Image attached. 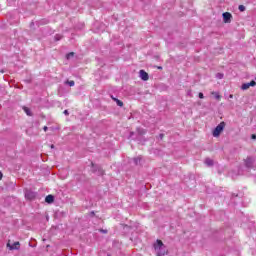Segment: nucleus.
I'll return each instance as SVG.
<instances>
[{"mask_svg":"<svg viewBox=\"0 0 256 256\" xmlns=\"http://www.w3.org/2000/svg\"><path fill=\"white\" fill-rule=\"evenodd\" d=\"M153 247L154 253L157 256H165L169 253L167 246H165V244L161 240H156V242L153 244Z\"/></svg>","mask_w":256,"mask_h":256,"instance_id":"obj_1","label":"nucleus"},{"mask_svg":"<svg viewBox=\"0 0 256 256\" xmlns=\"http://www.w3.org/2000/svg\"><path fill=\"white\" fill-rule=\"evenodd\" d=\"M225 122H220L212 132L213 137H219L225 130Z\"/></svg>","mask_w":256,"mask_h":256,"instance_id":"obj_2","label":"nucleus"},{"mask_svg":"<svg viewBox=\"0 0 256 256\" xmlns=\"http://www.w3.org/2000/svg\"><path fill=\"white\" fill-rule=\"evenodd\" d=\"M6 247L7 249H9V251H19V249H21V243H19L18 241L11 242V240H9Z\"/></svg>","mask_w":256,"mask_h":256,"instance_id":"obj_3","label":"nucleus"},{"mask_svg":"<svg viewBox=\"0 0 256 256\" xmlns=\"http://www.w3.org/2000/svg\"><path fill=\"white\" fill-rule=\"evenodd\" d=\"M222 17L224 23H231L233 21V15L230 12H224Z\"/></svg>","mask_w":256,"mask_h":256,"instance_id":"obj_4","label":"nucleus"},{"mask_svg":"<svg viewBox=\"0 0 256 256\" xmlns=\"http://www.w3.org/2000/svg\"><path fill=\"white\" fill-rule=\"evenodd\" d=\"M255 85H256L255 80H252L250 83L242 84L241 89L242 91H247V89H249L250 87H255Z\"/></svg>","mask_w":256,"mask_h":256,"instance_id":"obj_5","label":"nucleus"},{"mask_svg":"<svg viewBox=\"0 0 256 256\" xmlns=\"http://www.w3.org/2000/svg\"><path fill=\"white\" fill-rule=\"evenodd\" d=\"M139 77L142 81H149V74L145 70L139 71Z\"/></svg>","mask_w":256,"mask_h":256,"instance_id":"obj_6","label":"nucleus"},{"mask_svg":"<svg viewBox=\"0 0 256 256\" xmlns=\"http://www.w3.org/2000/svg\"><path fill=\"white\" fill-rule=\"evenodd\" d=\"M46 203H53L55 201V197L53 195H48L45 198Z\"/></svg>","mask_w":256,"mask_h":256,"instance_id":"obj_7","label":"nucleus"},{"mask_svg":"<svg viewBox=\"0 0 256 256\" xmlns=\"http://www.w3.org/2000/svg\"><path fill=\"white\" fill-rule=\"evenodd\" d=\"M205 165H207L208 167H212L213 165V159L211 158H206L204 161Z\"/></svg>","mask_w":256,"mask_h":256,"instance_id":"obj_8","label":"nucleus"},{"mask_svg":"<svg viewBox=\"0 0 256 256\" xmlns=\"http://www.w3.org/2000/svg\"><path fill=\"white\" fill-rule=\"evenodd\" d=\"M26 199H35V194L33 192H26L25 194Z\"/></svg>","mask_w":256,"mask_h":256,"instance_id":"obj_9","label":"nucleus"},{"mask_svg":"<svg viewBox=\"0 0 256 256\" xmlns=\"http://www.w3.org/2000/svg\"><path fill=\"white\" fill-rule=\"evenodd\" d=\"M23 111L24 113H26V115H28V117H31L33 115L31 109H29L28 107H23Z\"/></svg>","mask_w":256,"mask_h":256,"instance_id":"obj_10","label":"nucleus"},{"mask_svg":"<svg viewBox=\"0 0 256 256\" xmlns=\"http://www.w3.org/2000/svg\"><path fill=\"white\" fill-rule=\"evenodd\" d=\"M113 101L116 102V104L118 105V107H123V101L115 98V97H112Z\"/></svg>","mask_w":256,"mask_h":256,"instance_id":"obj_11","label":"nucleus"},{"mask_svg":"<svg viewBox=\"0 0 256 256\" xmlns=\"http://www.w3.org/2000/svg\"><path fill=\"white\" fill-rule=\"evenodd\" d=\"M212 95L217 99L218 101L221 100V95H219L218 92H212Z\"/></svg>","mask_w":256,"mask_h":256,"instance_id":"obj_12","label":"nucleus"},{"mask_svg":"<svg viewBox=\"0 0 256 256\" xmlns=\"http://www.w3.org/2000/svg\"><path fill=\"white\" fill-rule=\"evenodd\" d=\"M66 83H67V85H69L70 87H75V81H73V80L67 81Z\"/></svg>","mask_w":256,"mask_h":256,"instance_id":"obj_13","label":"nucleus"},{"mask_svg":"<svg viewBox=\"0 0 256 256\" xmlns=\"http://www.w3.org/2000/svg\"><path fill=\"white\" fill-rule=\"evenodd\" d=\"M61 39H63V36H62L61 34H57V35L55 36V40H56V41H61Z\"/></svg>","mask_w":256,"mask_h":256,"instance_id":"obj_14","label":"nucleus"},{"mask_svg":"<svg viewBox=\"0 0 256 256\" xmlns=\"http://www.w3.org/2000/svg\"><path fill=\"white\" fill-rule=\"evenodd\" d=\"M238 9H239V11L243 12V11H245V6L244 5H240L238 7Z\"/></svg>","mask_w":256,"mask_h":256,"instance_id":"obj_15","label":"nucleus"},{"mask_svg":"<svg viewBox=\"0 0 256 256\" xmlns=\"http://www.w3.org/2000/svg\"><path fill=\"white\" fill-rule=\"evenodd\" d=\"M216 77H217V79H223V74L222 73H218V74H216Z\"/></svg>","mask_w":256,"mask_h":256,"instance_id":"obj_16","label":"nucleus"},{"mask_svg":"<svg viewBox=\"0 0 256 256\" xmlns=\"http://www.w3.org/2000/svg\"><path fill=\"white\" fill-rule=\"evenodd\" d=\"M198 97H199V99H205V96L203 95L202 92H200V93L198 94Z\"/></svg>","mask_w":256,"mask_h":256,"instance_id":"obj_17","label":"nucleus"},{"mask_svg":"<svg viewBox=\"0 0 256 256\" xmlns=\"http://www.w3.org/2000/svg\"><path fill=\"white\" fill-rule=\"evenodd\" d=\"M135 161H136V165H139V163H141V157L136 158Z\"/></svg>","mask_w":256,"mask_h":256,"instance_id":"obj_18","label":"nucleus"},{"mask_svg":"<svg viewBox=\"0 0 256 256\" xmlns=\"http://www.w3.org/2000/svg\"><path fill=\"white\" fill-rule=\"evenodd\" d=\"M252 162H253V159H251V158L246 159V163H252Z\"/></svg>","mask_w":256,"mask_h":256,"instance_id":"obj_19","label":"nucleus"},{"mask_svg":"<svg viewBox=\"0 0 256 256\" xmlns=\"http://www.w3.org/2000/svg\"><path fill=\"white\" fill-rule=\"evenodd\" d=\"M251 139H254V140H255V139H256V135H255V134H252V135H251Z\"/></svg>","mask_w":256,"mask_h":256,"instance_id":"obj_20","label":"nucleus"},{"mask_svg":"<svg viewBox=\"0 0 256 256\" xmlns=\"http://www.w3.org/2000/svg\"><path fill=\"white\" fill-rule=\"evenodd\" d=\"M64 115H69V111H68V110H65V111H64Z\"/></svg>","mask_w":256,"mask_h":256,"instance_id":"obj_21","label":"nucleus"},{"mask_svg":"<svg viewBox=\"0 0 256 256\" xmlns=\"http://www.w3.org/2000/svg\"><path fill=\"white\" fill-rule=\"evenodd\" d=\"M68 59H69V57H73V53H70V54H68Z\"/></svg>","mask_w":256,"mask_h":256,"instance_id":"obj_22","label":"nucleus"},{"mask_svg":"<svg viewBox=\"0 0 256 256\" xmlns=\"http://www.w3.org/2000/svg\"><path fill=\"white\" fill-rule=\"evenodd\" d=\"M3 179V173L0 172V181Z\"/></svg>","mask_w":256,"mask_h":256,"instance_id":"obj_23","label":"nucleus"},{"mask_svg":"<svg viewBox=\"0 0 256 256\" xmlns=\"http://www.w3.org/2000/svg\"><path fill=\"white\" fill-rule=\"evenodd\" d=\"M229 97H230V99H233V94H230V96H229Z\"/></svg>","mask_w":256,"mask_h":256,"instance_id":"obj_24","label":"nucleus"},{"mask_svg":"<svg viewBox=\"0 0 256 256\" xmlns=\"http://www.w3.org/2000/svg\"><path fill=\"white\" fill-rule=\"evenodd\" d=\"M47 129H48L47 126H44V131H47Z\"/></svg>","mask_w":256,"mask_h":256,"instance_id":"obj_25","label":"nucleus"},{"mask_svg":"<svg viewBox=\"0 0 256 256\" xmlns=\"http://www.w3.org/2000/svg\"><path fill=\"white\" fill-rule=\"evenodd\" d=\"M103 233H107V230H102Z\"/></svg>","mask_w":256,"mask_h":256,"instance_id":"obj_26","label":"nucleus"}]
</instances>
